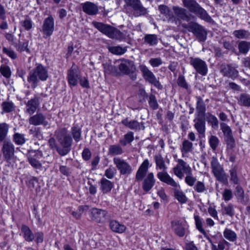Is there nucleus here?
<instances>
[{
	"label": "nucleus",
	"instance_id": "dca6fc26",
	"mask_svg": "<svg viewBox=\"0 0 250 250\" xmlns=\"http://www.w3.org/2000/svg\"><path fill=\"white\" fill-rule=\"evenodd\" d=\"M155 182L154 174L152 172H149L144 180L143 189L144 191L148 192L152 188Z\"/></svg>",
	"mask_w": 250,
	"mask_h": 250
},
{
	"label": "nucleus",
	"instance_id": "c85d7f7f",
	"mask_svg": "<svg viewBox=\"0 0 250 250\" xmlns=\"http://www.w3.org/2000/svg\"><path fill=\"white\" fill-rule=\"evenodd\" d=\"M193 148V144L188 140H184L182 143V147L181 149L182 157H184L185 155L192 151Z\"/></svg>",
	"mask_w": 250,
	"mask_h": 250
},
{
	"label": "nucleus",
	"instance_id": "6e6552de",
	"mask_svg": "<svg viewBox=\"0 0 250 250\" xmlns=\"http://www.w3.org/2000/svg\"><path fill=\"white\" fill-rule=\"evenodd\" d=\"M189 63L199 74L203 76L207 75L208 71V66L202 60L198 58H190Z\"/></svg>",
	"mask_w": 250,
	"mask_h": 250
},
{
	"label": "nucleus",
	"instance_id": "f03ea898",
	"mask_svg": "<svg viewBox=\"0 0 250 250\" xmlns=\"http://www.w3.org/2000/svg\"><path fill=\"white\" fill-rule=\"evenodd\" d=\"M48 77L47 68L41 64H38L31 70L27 77V81L32 88H35L40 81H45Z\"/></svg>",
	"mask_w": 250,
	"mask_h": 250
},
{
	"label": "nucleus",
	"instance_id": "423d86ee",
	"mask_svg": "<svg viewBox=\"0 0 250 250\" xmlns=\"http://www.w3.org/2000/svg\"><path fill=\"white\" fill-rule=\"evenodd\" d=\"M211 167L212 171L216 179L224 184H228V176L224 172L223 168L216 159H214L211 161Z\"/></svg>",
	"mask_w": 250,
	"mask_h": 250
},
{
	"label": "nucleus",
	"instance_id": "de8ad7c7",
	"mask_svg": "<svg viewBox=\"0 0 250 250\" xmlns=\"http://www.w3.org/2000/svg\"><path fill=\"white\" fill-rule=\"evenodd\" d=\"M207 120L208 123L211 124L212 127L216 128L218 127V121L214 115L208 113L207 115Z\"/></svg>",
	"mask_w": 250,
	"mask_h": 250
},
{
	"label": "nucleus",
	"instance_id": "20e7f679",
	"mask_svg": "<svg viewBox=\"0 0 250 250\" xmlns=\"http://www.w3.org/2000/svg\"><path fill=\"white\" fill-rule=\"evenodd\" d=\"M139 69L142 73L144 78L146 81L153 84L158 89H162L163 88V85L161 84L159 81L146 66L144 64L140 65Z\"/></svg>",
	"mask_w": 250,
	"mask_h": 250
},
{
	"label": "nucleus",
	"instance_id": "3c124183",
	"mask_svg": "<svg viewBox=\"0 0 250 250\" xmlns=\"http://www.w3.org/2000/svg\"><path fill=\"white\" fill-rule=\"evenodd\" d=\"M195 191L203 193L207 190L205 183L202 181H197L193 187Z\"/></svg>",
	"mask_w": 250,
	"mask_h": 250
},
{
	"label": "nucleus",
	"instance_id": "4468645a",
	"mask_svg": "<svg viewBox=\"0 0 250 250\" xmlns=\"http://www.w3.org/2000/svg\"><path fill=\"white\" fill-rule=\"evenodd\" d=\"M40 104L39 98L34 97L25 103V112L29 115L34 114Z\"/></svg>",
	"mask_w": 250,
	"mask_h": 250
},
{
	"label": "nucleus",
	"instance_id": "f3484780",
	"mask_svg": "<svg viewBox=\"0 0 250 250\" xmlns=\"http://www.w3.org/2000/svg\"><path fill=\"white\" fill-rule=\"evenodd\" d=\"M150 167L149 162L148 159H145L142 163L139 169H138L136 174V178L137 180H142L148 169Z\"/></svg>",
	"mask_w": 250,
	"mask_h": 250
},
{
	"label": "nucleus",
	"instance_id": "cd10ccee",
	"mask_svg": "<svg viewBox=\"0 0 250 250\" xmlns=\"http://www.w3.org/2000/svg\"><path fill=\"white\" fill-rule=\"evenodd\" d=\"M183 3L186 8L193 13L199 6V4L194 0H183Z\"/></svg>",
	"mask_w": 250,
	"mask_h": 250
},
{
	"label": "nucleus",
	"instance_id": "c9c22d12",
	"mask_svg": "<svg viewBox=\"0 0 250 250\" xmlns=\"http://www.w3.org/2000/svg\"><path fill=\"white\" fill-rule=\"evenodd\" d=\"M108 49L111 53L117 55H122L127 51L126 47H122L120 46H109Z\"/></svg>",
	"mask_w": 250,
	"mask_h": 250
},
{
	"label": "nucleus",
	"instance_id": "ddd939ff",
	"mask_svg": "<svg viewBox=\"0 0 250 250\" xmlns=\"http://www.w3.org/2000/svg\"><path fill=\"white\" fill-rule=\"evenodd\" d=\"M191 31L201 40L204 41L206 39L207 33L203 27L194 22L189 23Z\"/></svg>",
	"mask_w": 250,
	"mask_h": 250
},
{
	"label": "nucleus",
	"instance_id": "6ab92c4d",
	"mask_svg": "<svg viewBox=\"0 0 250 250\" xmlns=\"http://www.w3.org/2000/svg\"><path fill=\"white\" fill-rule=\"evenodd\" d=\"M83 12L89 15H96L98 11L97 6L91 2H86L82 4Z\"/></svg>",
	"mask_w": 250,
	"mask_h": 250
},
{
	"label": "nucleus",
	"instance_id": "c756f323",
	"mask_svg": "<svg viewBox=\"0 0 250 250\" xmlns=\"http://www.w3.org/2000/svg\"><path fill=\"white\" fill-rule=\"evenodd\" d=\"M28 41H25L24 42H21L19 41L18 42H17L14 47L16 50L19 52L26 51L27 53L30 52L29 49L28 48Z\"/></svg>",
	"mask_w": 250,
	"mask_h": 250
},
{
	"label": "nucleus",
	"instance_id": "7ed1b4c3",
	"mask_svg": "<svg viewBox=\"0 0 250 250\" xmlns=\"http://www.w3.org/2000/svg\"><path fill=\"white\" fill-rule=\"evenodd\" d=\"M92 24L99 31L110 38L118 40H122L123 38L122 33L114 27L102 22L96 21H93Z\"/></svg>",
	"mask_w": 250,
	"mask_h": 250
},
{
	"label": "nucleus",
	"instance_id": "4d7b16f0",
	"mask_svg": "<svg viewBox=\"0 0 250 250\" xmlns=\"http://www.w3.org/2000/svg\"><path fill=\"white\" fill-rule=\"evenodd\" d=\"M0 72L6 78H10L11 75L10 68L7 65H1L0 67Z\"/></svg>",
	"mask_w": 250,
	"mask_h": 250
},
{
	"label": "nucleus",
	"instance_id": "f257e3e1",
	"mask_svg": "<svg viewBox=\"0 0 250 250\" xmlns=\"http://www.w3.org/2000/svg\"><path fill=\"white\" fill-rule=\"evenodd\" d=\"M155 161L156 166V169L162 170L158 172L157 174V177L160 181L170 185L173 188H179L180 187L179 184L176 182L167 172V167L162 156L160 155L155 156Z\"/></svg>",
	"mask_w": 250,
	"mask_h": 250
},
{
	"label": "nucleus",
	"instance_id": "f704fd0d",
	"mask_svg": "<svg viewBox=\"0 0 250 250\" xmlns=\"http://www.w3.org/2000/svg\"><path fill=\"white\" fill-rule=\"evenodd\" d=\"M1 108L2 109V114L3 113H10L15 110V105L12 102L5 101L2 103Z\"/></svg>",
	"mask_w": 250,
	"mask_h": 250
},
{
	"label": "nucleus",
	"instance_id": "393cba45",
	"mask_svg": "<svg viewBox=\"0 0 250 250\" xmlns=\"http://www.w3.org/2000/svg\"><path fill=\"white\" fill-rule=\"evenodd\" d=\"M222 73L224 76L234 79L237 76L238 72L235 68L227 66L222 70Z\"/></svg>",
	"mask_w": 250,
	"mask_h": 250
},
{
	"label": "nucleus",
	"instance_id": "bf43d9fd",
	"mask_svg": "<svg viewBox=\"0 0 250 250\" xmlns=\"http://www.w3.org/2000/svg\"><path fill=\"white\" fill-rule=\"evenodd\" d=\"M2 52L13 60L16 59L17 58V55L16 52L10 48L3 47L2 48Z\"/></svg>",
	"mask_w": 250,
	"mask_h": 250
},
{
	"label": "nucleus",
	"instance_id": "b1692460",
	"mask_svg": "<svg viewBox=\"0 0 250 250\" xmlns=\"http://www.w3.org/2000/svg\"><path fill=\"white\" fill-rule=\"evenodd\" d=\"M174 194L175 198L181 204H184L188 201V198L183 191L180 189V186L179 188H174Z\"/></svg>",
	"mask_w": 250,
	"mask_h": 250
},
{
	"label": "nucleus",
	"instance_id": "0e129e2a",
	"mask_svg": "<svg viewBox=\"0 0 250 250\" xmlns=\"http://www.w3.org/2000/svg\"><path fill=\"white\" fill-rule=\"evenodd\" d=\"M221 128L226 137L232 135L231 130L227 124L225 123L221 124Z\"/></svg>",
	"mask_w": 250,
	"mask_h": 250
},
{
	"label": "nucleus",
	"instance_id": "a211bd4d",
	"mask_svg": "<svg viewBox=\"0 0 250 250\" xmlns=\"http://www.w3.org/2000/svg\"><path fill=\"white\" fill-rule=\"evenodd\" d=\"M79 79V73L76 66L73 65L68 72V80L69 84L76 85Z\"/></svg>",
	"mask_w": 250,
	"mask_h": 250
},
{
	"label": "nucleus",
	"instance_id": "72a5a7b5",
	"mask_svg": "<svg viewBox=\"0 0 250 250\" xmlns=\"http://www.w3.org/2000/svg\"><path fill=\"white\" fill-rule=\"evenodd\" d=\"M194 13L203 20L208 21L211 20L210 17L206 11L200 5Z\"/></svg>",
	"mask_w": 250,
	"mask_h": 250
},
{
	"label": "nucleus",
	"instance_id": "37998d69",
	"mask_svg": "<svg viewBox=\"0 0 250 250\" xmlns=\"http://www.w3.org/2000/svg\"><path fill=\"white\" fill-rule=\"evenodd\" d=\"M145 42L149 44L150 45H155L158 43L157 37L155 35L149 34L145 37Z\"/></svg>",
	"mask_w": 250,
	"mask_h": 250
},
{
	"label": "nucleus",
	"instance_id": "13d9d810",
	"mask_svg": "<svg viewBox=\"0 0 250 250\" xmlns=\"http://www.w3.org/2000/svg\"><path fill=\"white\" fill-rule=\"evenodd\" d=\"M222 213L232 216L234 214V209L232 205L229 204L227 206H222Z\"/></svg>",
	"mask_w": 250,
	"mask_h": 250
},
{
	"label": "nucleus",
	"instance_id": "9b49d317",
	"mask_svg": "<svg viewBox=\"0 0 250 250\" xmlns=\"http://www.w3.org/2000/svg\"><path fill=\"white\" fill-rule=\"evenodd\" d=\"M54 26V20L51 16H49L44 20L42 28L41 30V31L43 34V37L47 38L52 34Z\"/></svg>",
	"mask_w": 250,
	"mask_h": 250
},
{
	"label": "nucleus",
	"instance_id": "09e8293b",
	"mask_svg": "<svg viewBox=\"0 0 250 250\" xmlns=\"http://www.w3.org/2000/svg\"><path fill=\"white\" fill-rule=\"evenodd\" d=\"M250 43L242 41L238 44L239 52L241 53L246 54L250 49Z\"/></svg>",
	"mask_w": 250,
	"mask_h": 250
},
{
	"label": "nucleus",
	"instance_id": "a878e982",
	"mask_svg": "<svg viewBox=\"0 0 250 250\" xmlns=\"http://www.w3.org/2000/svg\"><path fill=\"white\" fill-rule=\"evenodd\" d=\"M159 9L161 13L165 15L169 20H173L174 19L172 12L168 6L161 5L159 6Z\"/></svg>",
	"mask_w": 250,
	"mask_h": 250
},
{
	"label": "nucleus",
	"instance_id": "49530a36",
	"mask_svg": "<svg viewBox=\"0 0 250 250\" xmlns=\"http://www.w3.org/2000/svg\"><path fill=\"white\" fill-rule=\"evenodd\" d=\"M28 160L30 164L35 168L39 169L42 166V163L31 154L29 155Z\"/></svg>",
	"mask_w": 250,
	"mask_h": 250
},
{
	"label": "nucleus",
	"instance_id": "338daca9",
	"mask_svg": "<svg viewBox=\"0 0 250 250\" xmlns=\"http://www.w3.org/2000/svg\"><path fill=\"white\" fill-rule=\"evenodd\" d=\"M72 134L74 140L76 142H78L80 140L81 133L79 128L77 127L72 128Z\"/></svg>",
	"mask_w": 250,
	"mask_h": 250
},
{
	"label": "nucleus",
	"instance_id": "0eeeda50",
	"mask_svg": "<svg viewBox=\"0 0 250 250\" xmlns=\"http://www.w3.org/2000/svg\"><path fill=\"white\" fill-rule=\"evenodd\" d=\"M177 162V164L173 168V172L175 176L182 179L185 174L190 173L192 169L189 165L182 159H178Z\"/></svg>",
	"mask_w": 250,
	"mask_h": 250
},
{
	"label": "nucleus",
	"instance_id": "5701e85b",
	"mask_svg": "<svg viewBox=\"0 0 250 250\" xmlns=\"http://www.w3.org/2000/svg\"><path fill=\"white\" fill-rule=\"evenodd\" d=\"M171 226L172 229L175 233L180 237H183L185 234V229L179 221H173L172 222Z\"/></svg>",
	"mask_w": 250,
	"mask_h": 250
},
{
	"label": "nucleus",
	"instance_id": "4c0bfd02",
	"mask_svg": "<svg viewBox=\"0 0 250 250\" xmlns=\"http://www.w3.org/2000/svg\"><path fill=\"white\" fill-rule=\"evenodd\" d=\"M134 140V134L129 131L125 135L124 138L120 140V143L123 146H125L127 143H130Z\"/></svg>",
	"mask_w": 250,
	"mask_h": 250
},
{
	"label": "nucleus",
	"instance_id": "a19ab883",
	"mask_svg": "<svg viewBox=\"0 0 250 250\" xmlns=\"http://www.w3.org/2000/svg\"><path fill=\"white\" fill-rule=\"evenodd\" d=\"M72 139L69 136L63 137V155H66L70 150Z\"/></svg>",
	"mask_w": 250,
	"mask_h": 250
},
{
	"label": "nucleus",
	"instance_id": "473e14b6",
	"mask_svg": "<svg viewBox=\"0 0 250 250\" xmlns=\"http://www.w3.org/2000/svg\"><path fill=\"white\" fill-rule=\"evenodd\" d=\"M224 237L230 242H234L236 240L237 236L236 233L233 230L226 228L223 232Z\"/></svg>",
	"mask_w": 250,
	"mask_h": 250
},
{
	"label": "nucleus",
	"instance_id": "680f3d73",
	"mask_svg": "<svg viewBox=\"0 0 250 250\" xmlns=\"http://www.w3.org/2000/svg\"><path fill=\"white\" fill-rule=\"evenodd\" d=\"M116 173V169L115 167L112 166H110L107 169L105 170L104 175L107 178L112 179L114 177Z\"/></svg>",
	"mask_w": 250,
	"mask_h": 250
},
{
	"label": "nucleus",
	"instance_id": "864d4df0",
	"mask_svg": "<svg viewBox=\"0 0 250 250\" xmlns=\"http://www.w3.org/2000/svg\"><path fill=\"white\" fill-rule=\"evenodd\" d=\"M126 2L131 6L135 10L141 11L142 6L139 0H125Z\"/></svg>",
	"mask_w": 250,
	"mask_h": 250
},
{
	"label": "nucleus",
	"instance_id": "e433bc0d",
	"mask_svg": "<svg viewBox=\"0 0 250 250\" xmlns=\"http://www.w3.org/2000/svg\"><path fill=\"white\" fill-rule=\"evenodd\" d=\"M173 10L175 14L179 18L185 20L188 18L185 9L178 6H173Z\"/></svg>",
	"mask_w": 250,
	"mask_h": 250
},
{
	"label": "nucleus",
	"instance_id": "774afa93",
	"mask_svg": "<svg viewBox=\"0 0 250 250\" xmlns=\"http://www.w3.org/2000/svg\"><path fill=\"white\" fill-rule=\"evenodd\" d=\"M149 63L153 67H158L162 64V61L160 58H151L149 60Z\"/></svg>",
	"mask_w": 250,
	"mask_h": 250
},
{
	"label": "nucleus",
	"instance_id": "052dcab7",
	"mask_svg": "<svg viewBox=\"0 0 250 250\" xmlns=\"http://www.w3.org/2000/svg\"><path fill=\"white\" fill-rule=\"evenodd\" d=\"M104 71L105 74H114L116 71V68L115 66L109 64L105 63L104 64Z\"/></svg>",
	"mask_w": 250,
	"mask_h": 250
},
{
	"label": "nucleus",
	"instance_id": "4be33fe9",
	"mask_svg": "<svg viewBox=\"0 0 250 250\" xmlns=\"http://www.w3.org/2000/svg\"><path fill=\"white\" fill-rule=\"evenodd\" d=\"M194 126L199 135L205 137V132L206 131L205 122L202 119H198L196 121Z\"/></svg>",
	"mask_w": 250,
	"mask_h": 250
},
{
	"label": "nucleus",
	"instance_id": "aec40b11",
	"mask_svg": "<svg viewBox=\"0 0 250 250\" xmlns=\"http://www.w3.org/2000/svg\"><path fill=\"white\" fill-rule=\"evenodd\" d=\"M110 229L114 232L122 233L126 230V227L116 220H111L109 223Z\"/></svg>",
	"mask_w": 250,
	"mask_h": 250
},
{
	"label": "nucleus",
	"instance_id": "1a4fd4ad",
	"mask_svg": "<svg viewBox=\"0 0 250 250\" xmlns=\"http://www.w3.org/2000/svg\"><path fill=\"white\" fill-rule=\"evenodd\" d=\"M113 162L121 174L129 175L131 173V167L124 159L115 157L113 159Z\"/></svg>",
	"mask_w": 250,
	"mask_h": 250
},
{
	"label": "nucleus",
	"instance_id": "412c9836",
	"mask_svg": "<svg viewBox=\"0 0 250 250\" xmlns=\"http://www.w3.org/2000/svg\"><path fill=\"white\" fill-rule=\"evenodd\" d=\"M21 231L23 238L26 241L32 242L34 240V235L28 226L22 225L21 228Z\"/></svg>",
	"mask_w": 250,
	"mask_h": 250
},
{
	"label": "nucleus",
	"instance_id": "58836bf2",
	"mask_svg": "<svg viewBox=\"0 0 250 250\" xmlns=\"http://www.w3.org/2000/svg\"><path fill=\"white\" fill-rule=\"evenodd\" d=\"M233 35L238 39H247L250 36V33L245 30H236L233 31Z\"/></svg>",
	"mask_w": 250,
	"mask_h": 250
},
{
	"label": "nucleus",
	"instance_id": "6e6d98bb",
	"mask_svg": "<svg viewBox=\"0 0 250 250\" xmlns=\"http://www.w3.org/2000/svg\"><path fill=\"white\" fill-rule=\"evenodd\" d=\"M230 180L234 184H237L239 183V179L237 174V169L235 167L231 168L229 170Z\"/></svg>",
	"mask_w": 250,
	"mask_h": 250
},
{
	"label": "nucleus",
	"instance_id": "7c9ffc66",
	"mask_svg": "<svg viewBox=\"0 0 250 250\" xmlns=\"http://www.w3.org/2000/svg\"><path fill=\"white\" fill-rule=\"evenodd\" d=\"M194 218L195 225H196V227L197 229H198V230L200 232H201L202 234H203L205 235V236L207 238V239L208 241H209L210 242L211 241L210 239L207 236L205 230L203 228L202 222V220L200 218V217L198 215H194Z\"/></svg>",
	"mask_w": 250,
	"mask_h": 250
},
{
	"label": "nucleus",
	"instance_id": "f8f14e48",
	"mask_svg": "<svg viewBox=\"0 0 250 250\" xmlns=\"http://www.w3.org/2000/svg\"><path fill=\"white\" fill-rule=\"evenodd\" d=\"M2 152L4 159L7 161L11 160L15 152L14 146L12 143L4 141L2 147Z\"/></svg>",
	"mask_w": 250,
	"mask_h": 250
},
{
	"label": "nucleus",
	"instance_id": "ea45409f",
	"mask_svg": "<svg viewBox=\"0 0 250 250\" xmlns=\"http://www.w3.org/2000/svg\"><path fill=\"white\" fill-rule=\"evenodd\" d=\"M109 153L112 155H121L123 153L122 148L118 145L110 146L109 147Z\"/></svg>",
	"mask_w": 250,
	"mask_h": 250
},
{
	"label": "nucleus",
	"instance_id": "2eb2a0df",
	"mask_svg": "<svg viewBox=\"0 0 250 250\" xmlns=\"http://www.w3.org/2000/svg\"><path fill=\"white\" fill-rule=\"evenodd\" d=\"M28 121L30 125H46L48 124L45 117L41 113H38L31 116L29 118Z\"/></svg>",
	"mask_w": 250,
	"mask_h": 250
},
{
	"label": "nucleus",
	"instance_id": "bb28decb",
	"mask_svg": "<svg viewBox=\"0 0 250 250\" xmlns=\"http://www.w3.org/2000/svg\"><path fill=\"white\" fill-rule=\"evenodd\" d=\"M100 189L104 193L109 192L113 188V184L111 181L106 179H102L101 181Z\"/></svg>",
	"mask_w": 250,
	"mask_h": 250
},
{
	"label": "nucleus",
	"instance_id": "c03bdc74",
	"mask_svg": "<svg viewBox=\"0 0 250 250\" xmlns=\"http://www.w3.org/2000/svg\"><path fill=\"white\" fill-rule=\"evenodd\" d=\"M185 178V183L189 187H193L195 184L196 178L192 175V170L190 171V173H188L186 174Z\"/></svg>",
	"mask_w": 250,
	"mask_h": 250
},
{
	"label": "nucleus",
	"instance_id": "5fc2aeb1",
	"mask_svg": "<svg viewBox=\"0 0 250 250\" xmlns=\"http://www.w3.org/2000/svg\"><path fill=\"white\" fill-rule=\"evenodd\" d=\"M14 141L18 145H21L25 142L24 135L22 134L16 133L14 135Z\"/></svg>",
	"mask_w": 250,
	"mask_h": 250
},
{
	"label": "nucleus",
	"instance_id": "2f4dec72",
	"mask_svg": "<svg viewBox=\"0 0 250 250\" xmlns=\"http://www.w3.org/2000/svg\"><path fill=\"white\" fill-rule=\"evenodd\" d=\"M9 125L5 123H0V142L4 141L8 132Z\"/></svg>",
	"mask_w": 250,
	"mask_h": 250
},
{
	"label": "nucleus",
	"instance_id": "e2e57ef3",
	"mask_svg": "<svg viewBox=\"0 0 250 250\" xmlns=\"http://www.w3.org/2000/svg\"><path fill=\"white\" fill-rule=\"evenodd\" d=\"M148 103L150 106L153 109H156L158 107V104L157 102L156 97L153 95H150L149 97Z\"/></svg>",
	"mask_w": 250,
	"mask_h": 250
},
{
	"label": "nucleus",
	"instance_id": "8fccbe9b",
	"mask_svg": "<svg viewBox=\"0 0 250 250\" xmlns=\"http://www.w3.org/2000/svg\"><path fill=\"white\" fill-rule=\"evenodd\" d=\"M239 102L240 104L246 106H250V96L246 94H242L239 97Z\"/></svg>",
	"mask_w": 250,
	"mask_h": 250
},
{
	"label": "nucleus",
	"instance_id": "603ef678",
	"mask_svg": "<svg viewBox=\"0 0 250 250\" xmlns=\"http://www.w3.org/2000/svg\"><path fill=\"white\" fill-rule=\"evenodd\" d=\"M209 146L212 150H215L219 143V140L216 136L211 135L208 140Z\"/></svg>",
	"mask_w": 250,
	"mask_h": 250
},
{
	"label": "nucleus",
	"instance_id": "9d476101",
	"mask_svg": "<svg viewBox=\"0 0 250 250\" xmlns=\"http://www.w3.org/2000/svg\"><path fill=\"white\" fill-rule=\"evenodd\" d=\"M107 212L104 209L93 208L89 210V217L92 221L102 223L106 218Z\"/></svg>",
	"mask_w": 250,
	"mask_h": 250
},
{
	"label": "nucleus",
	"instance_id": "a18cd8bd",
	"mask_svg": "<svg viewBox=\"0 0 250 250\" xmlns=\"http://www.w3.org/2000/svg\"><path fill=\"white\" fill-rule=\"evenodd\" d=\"M21 26L26 30L29 31L33 27V22L30 18L26 17L25 19L20 22Z\"/></svg>",
	"mask_w": 250,
	"mask_h": 250
},
{
	"label": "nucleus",
	"instance_id": "39448f33",
	"mask_svg": "<svg viewBox=\"0 0 250 250\" xmlns=\"http://www.w3.org/2000/svg\"><path fill=\"white\" fill-rule=\"evenodd\" d=\"M119 69L123 74L130 75L132 80H135L136 79V68L133 61L128 60H121Z\"/></svg>",
	"mask_w": 250,
	"mask_h": 250
},
{
	"label": "nucleus",
	"instance_id": "69168bd1",
	"mask_svg": "<svg viewBox=\"0 0 250 250\" xmlns=\"http://www.w3.org/2000/svg\"><path fill=\"white\" fill-rule=\"evenodd\" d=\"M235 195L237 197L239 200H244V192L243 189L240 186H238L236 187Z\"/></svg>",
	"mask_w": 250,
	"mask_h": 250
},
{
	"label": "nucleus",
	"instance_id": "79ce46f5",
	"mask_svg": "<svg viewBox=\"0 0 250 250\" xmlns=\"http://www.w3.org/2000/svg\"><path fill=\"white\" fill-rule=\"evenodd\" d=\"M122 122L125 125L132 129H136L140 127L139 123L136 121H129L125 119L123 120Z\"/></svg>",
	"mask_w": 250,
	"mask_h": 250
}]
</instances>
